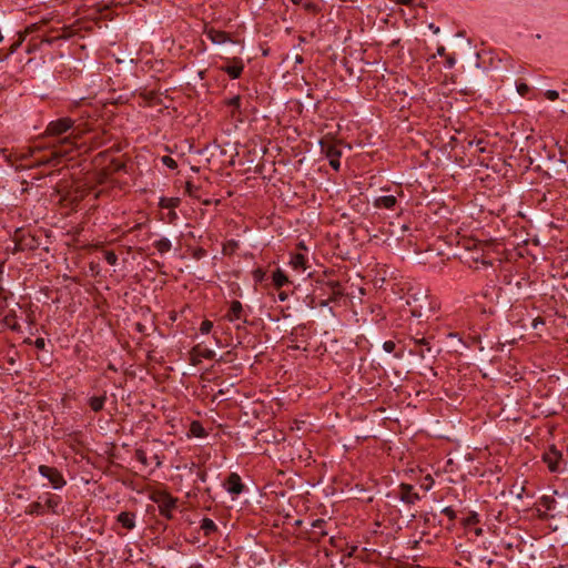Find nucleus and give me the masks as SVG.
I'll return each instance as SVG.
<instances>
[{"label": "nucleus", "mask_w": 568, "mask_h": 568, "mask_svg": "<svg viewBox=\"0 0 568 568\" xmlns=\"http://www.w3.org/2000/svg\"><path fill=\"white\" fill-rule=\"evenodd\" d=\"M229 245H230V248H232V250H233V248H235V247L237 246V243H236L235 241H231V242L229 243Z\"/></svg>", "instance_id": "864d4df0"}, {"label": "nucleus", "mask_w": 568, "mask_h": 568, "mask_svg": "<svg viewBox=\"0 0 568 568\" xmlns=\"http://www.w3.org/2000/svg\"><path fill=\"white\" fill-rule=\"evenodd\" d=\"M191 430L197 437L204 436V429L197 422L192 423Z\"/></svg>", "instance_id": "c756f323"}, {"label": "nucleus", "mask_w": 568, "mask_h": 568, "mask_svg": "<svg viewBox=\"0 0 568 568\" xmlns=\"http://www.w3.org/2000/svg\"><path fill=\"white\" fill-rule=\"evenodd\" d=\"M41 151H42V148H40V146L30 148L28 151V154H23L22 156L23 158H27V156L33 158L38 152H41Z\"/></svg>", "instance_id": "c9c22d12"}, {"label": "nucleus", "mask_w": 568, "mask_h": 568, "mask_svg": "<svg viewBox=\"0 0 568 568\" xmlns=\"http://www.w3.org/2000/svg\"><path fill=\"white\" fill-rule=\"evenodd\" d=\"M483 264L486 265V266L490 265V263L486 262V261H483Z\"/></svg>", "instance_id": "13d9d810"}, {"label": "nucleus", "mask_w": 568, "mask_h": 568, "mask_svg": "<svg viewBox=\"0 0 568 568\" xmlns=\"http://www.w3.org/2000/svg\"><path fill=\"white\" fill-rule=\"evenodd\" d=\"M230 352L225 353L223 356H221L220 361H223V362H230L231 359H229V356H230Z\"/></svg>", "instance_id": "de8ad7c7"}, {"label": "nucleus", "mask_w": 568, "mask_h": 568, "mask_svg": "<svg viewBox=\"0 0 568 568\" xmlns=\"http://www.w3.org/2000/svg\"><path fill=\"white\" fill-rule=\"evenodd\" d=\"M326 521L324 519H316L312 523L311 529L307 531L308 540L313 542H320L321 539L327 535V531L323 529Z\"/></svg>", "instance_id": "1a4fd4ad"}, {"label": "nucleus", "mask_w": 568, "mask_h": 568, "mask_svg": "<svg viewBox=\"0 0 568 568\" xmlns=\"http://www.w3.org/2000/svg\"><path fill=\"white\" fill-rule=\"evenodd\" d=\"M206 471L205 470H202V469H197L196 471V477L199 480H201L202 483L206 481Z\"/></svg>", "instance_id": "ea45409f"}, {"label": "nucleus", "mask_w": 568, "mask_h": 568, "mask_svg": "<svg viewBox=\"0 0 568 568\" xmlns=\"http://www.w3.org/2000/svg\"><path fill=\"white\" fill-rule=\"evenodd\" d=\"M39 473L41 476H43L44 478H47L50 481V484L52 485V487L54 489H60L67 484L62 474L54 467H50L47 465H40Z\"/></svg>", "instance_id": "7ed1b4c3"}, {"label": "nucleus", "mask_w": 568, "mask_h": 568, "mask_svg": "<svg viewBox=\"0 0 568 568\" xmlns=\"http://www.w3.org/2000/svg\"><path fill=\"white\" fill-rule=\"evenodd\" d=\"M205 34L214 44H224L231 41L229 33L213 28L206 30Z\"/></svg>", "instance_id": "ddd939ff"}, {"label": "nucleus", "mask_w": 568, "mask_h": 568, "mask_svg": "<svg viewBox=\"0 0 568 568\" xmlns=\"http://www.w3.org/2000/svg\"><path fill=\"white\" fill-rule=\"evenodd\" d=\"M180 202L179 197H161L159 205L162 209L174 210L180 205Z\"/></svg>", "instance_id": "aec40b11"}, {"label": "nucleus", "mask_w": 568, "mask_h": 568, "mask_svg": "<svg viewBox=\"0 0 568 568\" xmlns=\"http://www.w3.org/2000/svg\"><path fill=\"white\" fill-rule=\"evenodd\" d=\"M545 95L549 101H555L559 98V93L556 90H548Z\"/></svg>", "instance_id": "f704fd0d"}, {"label": "nucleus", "mask_w": 568, "mask_h": 568, "mask_svg": "<svg viewBox=\"0 0 568 568\" xmlns=\"http://www.w3.org/2000/svg\"><path fill=\"white\" fill-rule=\"evenodd\" d=\"M414 344L416 346L414 353L420 356L422 358H435L438 353V351H433V347L429 345V341L425 337L414 338Z\"/></svg>", "instance_id": "0eeeda50"}, {"label": "nucleus", "mask_w": 568, "mask_h": 568, "mask_svg": "<svg viewBox=\"0 0 568 568\" xmlns=\"http://www.w3.org/2000/svg\"><path fill=\"white\" fill-rule=\"evenodd\" d=\"M542 500H544V505L547 507V509H551V505L550 504L555 503V500L550 499L548 497H544Z\"/></svg>", "instance_id": "a18cd8bd"}, {"label": "nucleus", "mask_w": 568, "mask_h": 568, "mask_svg": "<svg viewBox=\"0 0 568 568\" xmlns=\"http://www.w3.org/2000/svg\"><path fill=\"white\" fill-rule=\"evenodd\" d=\"M215 355L216 354L213 349L195 345L190 352V362L192 365H199L201 363V358L213 359Z\"/></svg>", "instance_id": "423d86ee"}, {"label": "nucleus", "mask_w": 568, "mask_h": 568, "mask_svg": "<svg viewBox=\"0 0 568 568\" xmlns=\"http://www.w3.org/2000/svg\"><path fill=\"white\" fill-rule=\"evenodd\" d=\"M396 347V344L393 341H386L383 344V348L387 353H393Z\"/></svg>", "instance_id": "473e14b6"}, {"label": "nucleus", "mask_w": 568, "mask_h": 568, "mask_svg": "<svg viewBox=\"0 0 568 568\" xmlns=\"http://www.w3.org/2000/svg\"><path fill=\"white\" fill-rule=\"evenodd\" d=\"M154 247L159 253L164 254L169 252L172 247V243L169 239L162 237L153 243Z\"/></svg>", "instance_id": "412c9836"}, {"label": "nucleus", "mask_w": 568, "mask_h": 568, "mask_svg": "<svg viewBox=\"0 0 568 568\" xmlns=\"http://www.w3.org/2000/svg\"><path fill=\"white\" fill-rule=\"evenodd\" d=\"M396 203L397 200L395 195H382L375 199L374 206L378 209L392 210Z\"/></svg>", "instance_id": "4468645a"}, {"label": "nucleus", "mask_w": 568, "mask_h": 568, "mask_svg": "<svg viewBox=\"0 0 568 568\" xmlns=\"http://www.w3.org/2000/svg\"><path fill=\"white\" fill-rule=\"evenodd\" d=\"M456 63V59L454 55H446V68L452 69Z\"/></svg>", "instance_id": "4c0bfd02"}, {"label": "nucleus", "mask_w": 568, "mask_h": 568, "mask_svg": "<svg viewBox=\"0 0 568 568\" xmlns=\"http://www.w3.org/2000/svg\"><path fill=\"white\" fill-rule=\"evenodd\" d=\"M517 91L520 95H525L529 91V87L526 83H519L517 85Z\"/></svg>", "instance_id": "e433bc0d"}, {"label": "nucleus", "mask_w": 568, "mask_h": 568, "mask_svg": "<svg viewBox=\"0 0 568 568\" xmlns=\"http://www.w3.org/2000/svg\"><path fill=\"white\" fill-rule=\"evenodd\" d=\"M442 513L446 515L450 520H455L456 513L452 507H445Z\"/></svg>", "instance_id": "72a5a7b5"}, {"label": "nucleus", "mask_w": 568, "mask_h": 568, "mask_svg": "<svg viewBox=\"0 0 568 568\" xmlns=\"http://www.w3.org/2000/svg\"><path fill=\"white\" fill-rule=\"evenodd\" d=\"M476 535H478V536L481 535V529L480 528L476 529Z\"/></svg>", "instance_id": "6e6d98bb"}, {"label": "nucleus", "mask_w": 568, "mask_h": 568, "mask_svg": "<svg viewBox=\"0 0 568 568\" xmlns=\"http://www.w3.org/2000/svg\"><path fill=\"white\" fill-rule=\"evenodd\" d=\"M225 317L230 322H234V321H239V320H243L244 323L247 322L246 318L244 317L243 305L240 301H236V300L231 302L229 312L225 315Z\"/></svg>", "instance_id": "f8f14e48"}, {"label": "nucleus", "mask_w": 568, "mask_h": 568, "mask_svg": "<svg viewBox=\"0 0 568 568\" xmlns=\"http://www.w3.org/2000/svg\"><path fill=\"white\" fill-rule=\"evenodd\" d=\"M195 190H196V187H195L191 182H187V183H186V192H187L190 195H193Z\"/></svg>", "instance_id": "79ce46f5"}, {"label": "nucleus", "mask_w": 568, "mask_h": 568, "mask_svg": "<svg viewBox=\"0 0 568 568\" xmlns=\"http://www.w3.org/2000/svg\"><path fill=\"white\" fill-rule=\"evenodd\" d=\"M278 298H280L281 301H285V300L287 298L286 293H285V292H281V293L278 294Z\"/></svg>", "instance_id": "8fccbe9b"}, {"label": "nucleus", "mask_w": 568, "mask_h": 568, "mask_svg": "<svg viewBox=\"0 0 568 568\" xmlns=\"http://www.w3.org/2000/svg\"><path fill=\"white\" fill-rule=\"evenodd\" d=\"M226 104L229 106L233 108L232 116H235V111H240V108H241V97L240 95H235V97L229 99Z\"/></svg>", "instance_id": "393cba45"}, {"label": "nucleus", "mask_w": 568, "mask_h": 568, "mask_svg": "<svg viewBox=\"0 0 568 568\" xmlns=\"http://www.w3.org/2000/svg\"><path fill=\"white\" fill-rule=\"evenodd\" d=\"M178 219V214L174 210H170L168 213V222L173 223Z\"/></svg>", "instance_id": "a19ab883"}, {"label": "nucleus", "mask_w": 568, "mask_h": 568, "mask_svg": "<svg viewBox=\"0 0 568 568\" xmlns=\"http://www.w3.org/2000/svg\"><path fill=\"white\" fill-rule=\"evenodd\" d=\"M206 255V251L202 247H197L193 251L192 253V257L195 258V260H201L202 257H204Z\"/></svg>", "instance_id": "2f4dec72"}, {"label": "nucleus", "mask_w": 568, "mask_h": 568, "mask_svg": "<svg viewBox=\"0 0 568 568\" xmlns=\"http://www.w3.org/2000/svg\"><path fill=\"white\" fill-rule=\"evenodd\" d=\"M201 529L204 532V536L209 537L217 530V526L210 518H203L201 521Z\"/></svg>", "instance_id": "6ab92c4d"}, {"label": "nucleus", "mask_w": 568, "mask_h": 568, "mask_svg": "<svg viewBox=\"0 0 568 568\" xmlns=\"http://www.w3.org/2000/svg\"><path fill=\"white\" fill-rule=\"evenodd\" d=\"M213 328V323L209 320H204L202 323H201V326H200V332L202 334H209L211 332V329Z\"/></svg>", "instance_id": "c85d7f7f"}, {"label": "nucleus", "mask_w": 568, "mask_h": 568, "mask_svg": "<svg viewBox=\"0 0 568 568\" xmlns=\"http://www.w3.org/2000/svg\"><path fill=\"white\" fill-rule=\"evenodd\" d=\"M398 496L402 501L408 505H414L419 500V495L414 491L413 486L408 484H402L398 489Z\"/></svg>", "instance_id": "9d476101"}, {"label": "nucleus", "mask_w": 568, "mask_h": 568, "mask_svg": "<svg viewBox=\"0 0 568 568\" xmlns=\"http://www.w3.org/2000/svg\"><path fill=\"white\" fill-rule=\"evenodd\" d=\"M21 41H22V40H20V41H18L17 43L12 44V47H11V52H13V51H16V50H17V48L21 44Z\"/></svg>", "instance_id": "3c124183"}, {"label": "nucleus", "mask_w": 568, "mask_h": 568, "mask_svg": "<svg viewBox=\"0 0 568 568\" xmlns=\"http://www.w3.org/2000/svg\"><path fill=\"white\" fill-rule=\"evenodd\" d=\"M116 520L128 530L133 529L135 526V516L133 513L122 511L118 515Z\"/></svg>", "instance_id": "2eb2a0df"}, {"label": "nucleus", "mask_w": 568, "mask_h": 568, "mask_svg": "<svg viewBox=\"0 0 568 568\" xmlns=\"http://www.w3.org/2000/svg\"><path fill=\"white\" fill-rule=\"evenodd\" d=\"M219 69L229 74L231 79H239L244 70V63L241 58L226 59V64Z\"/></svg>", "instance_id": "39448f33"}, {"label": "nucleus", "mask_w": 568, "mask_h": 568, "mask_svg": "<svg viewBox=\"0 0 568 568\" xmlns=\"http://www.w3.org/2000/svg\"><path fill=\"white\" fill-rule=\"evenodd\" d=\"M307 98L313 99V95L311 93V90L307 92Z\"/></svg>", "instance_id": "4d7b16f0"}, {"label": "nucleus", "mask_w": 568, "mask_h": 568, "mask_svg": "<svg viewBox=\"0 0 568 568\" xmlns=\"http://www.w3.org/2000/svg\"><path fill=\"white\" fill-rule=\"evenodd\" d=\"M61 498L57 495L48 494L44 497V506H47L53 514H59V506Z\"/></svg>", "instance_id": "f3484780"}, {"label": "nucleus", "mask_w": 568, "mask_h": 568, "mask_svg": "<svg viewBox=\"0 0 568 568\" xmlns=\"http://www.w3.org/2000/svg\"><path fill=\"white\" fill-rule=\"evenodd\" d=\"M322 153L329 160V165L338 171L341 166L339 158L342 155L341 149L332 142H321Z\"/></svg>", "instance_id": "20e7f679"}, {"label": "nucleus", "mask_w": 568, "mask_h": 568, "mask_svg": "<svg viewBox=\"0 0 568 568\" xmlns=\"http://www.w3.org/2000/svg\"><path fill=\"white\" fill-rule=\"evenodd\" d=\"M34 346L38 349H43L45 347V341L42 337H39L34 341Z\"/></svg>", "instance_id": "58836bf2"}, {"label": "nucleus", "mask_w": 568, "mask_h": 568, "mask_svg": "<svg viewBox=\"0 0 568 568\" xmlns=\"http://www.w3.org/2000/svg\"><path fill=\"white\" fill-rule=\"evenodd\" d=\"M328 286L331 287L332 291V296L329 297V300L336 301L338 297L343 295V290L339 282L331 281L328 282Z\"/></svg>", "instance_id": "b1692460"}, {"label": "nucleus", "mask_w": 568, "mask_h": 568, "mask_svg": "<svg viewBox=\"0 0 568 568\" xmlns=\"http://www.w3.org/2000/svg\"><path fill=\"white\" fill-rule=\"evenodd\" d=\"M162 162L164 165H166L168 168H170L172 170L176 169V166H178L176 161L168 155L162 158Z\"/></svg>", "instance_id": "7c9ffc66"}, {"label": "nucleus", "mask_w": 568, "mask_h": 568, "mask_svg": "<svg viewBox=\"0 0 568 568\" xmlns=\"http://www.w3.org/2000/svg\"><path fill=\"white\" fill-rule=\"evenodd\" d=\"M154 462H155V464H156V466H158V467H160V466H161V464H162V462L160 460V458H159V456H158V455H155V456H154Z\"/></svg>", "instance_id": "603ef678"}, {"label": "nucleus", "mask_w": 568, "mask_h": 568, "mask_svg": "<svg viewBox=\"0 0 568 568\" xmlns=\"http://www.w3.org/2000/svg\"><path fill=\"white\" fill-rule=\"evenodd\" d=\"M273 283L276 287H282L284 286L286 283H288V277L286 276V274L277 268L274 273H273Z\"/></svg>", "instance_id": "4be33fe9"}, {"label": "nucleus", "mask_w": 568, "mask_h": 568, "mask_svg": "<svg viewBox=\"0 0 568 568\" xmlns=\"http://www.w3.org/2000/svg\"><path fill=\"white\" fill-rule=\"evenodd\" d=\"M479 523V515L475 511H470L469 515L465 518V526H473Z\"/></svg>", "instance_id": "a878e982"}, {"label": "nucleus", "mask_w": 568, "mask_h": 568, "mask_svg": "<svg viewBox=\"0 0 568 568\" xmlns=\"http://www.w3.org/2000/svg\"><path fill=\"white\" fill-rule=\"evenodd\" d=\"M290 264L296 271H305L307 266V258L301 253L292 254Z\"/></svg>", "instance_id": "dca6fc26"}, {"label": "nucleus", "mask_w": 568, "mask_h": 568, "mask_svg": "<svg viewBox=\"0 0 568 568\" xmlns=\"http://www.w3.org/2000/svg\"><path fill=\"white\" fill-rule=\"evenodd\" d=\"M26 514L43 515L44 514V505L40 501H33L26 508Z\"/></svg>", "instance_id": "5701e85b"}, {"label": "nucleus", "mask_w": 568, "mask_h": 568, "mask_svg": "<svg viewBox=\"0 0 568 568\" xmlns=\"http://www.w3.org/2000/svg\"><path fill=\"white\" fill-rule=\"evenodd\" d=\"M303 61H304V59H303L302 55H300V54L295 55V62L296 63H303Z\"/></svg>", "instance_id": "09e8293b"}, {"label": "nucleus", "mask_w": 568, "mask_h": 568, "mask_svg": "<svg viewBox=\"0 0 568 568\" xmlns=\"http://www.w3.org/2000/svg\"><path fill=\"white\" fill-rule=\"evenodd\" d=\"M263 276H264V272L262 270H256L254 272V278L256 281H262L263 280Z\"/></svg>", "instance_id": "37998d69"}, {"label": "nucleus", "mask_w": 568, "mask_h": 568, "mask_svg": "<svg viewBox=\"0 0 568 568\" xmlns=\"http://www.w3.org/2000/svg\"><path fill=\"white\" fill-rule=\"evenodd\" d=\"M151 500L159 507L160 515L166 519L173 518V511L176 509L178 498L165 490H156L151 495Z\"/></svg>", "instance_id": "f03ea898"}, {"label": "nucleus", "mask_w": 568, "mask_h": 568, "mask_svg": "<svg viewBox=\"0 0 568 568\" xmlns=\"http://www.w3.org/2000/svg\"><path fill=\"white\" fill-rule=\"evenodd\" d=\"M331 301H332V300H329V298H328V300H322V301L318 303V306H321V307H325V306H327V305H328V302H331Z\"/></svg>", "instance_id": "49530a36"}, {"label": "nucleus", "mask_w": 568, "mask_h": 568, "mask_svg": "<svg viewBox=\"0 0 568 568\" xmlns=\"http://www.w3.org/2000/svg\"><path fill=\"white\" fill-rule=\"evenodd\" d=\"M224 486L226 490L232 495H240L244 488L241 477L236 473H231L229 475Z\"/></svg>", "instance_id": "9b49d317"}, {"label": "nucleus", "mask_w": 568, "mask_h": 568, "mask_svg": "<svg viewBox=\"0 0 568 568\" xmlns=\"http://www.w3.org/2000/svg\"><path fill=\"white\" fill-rule=\"evenodd\" d=\"M90 128L87 123L77 122L75 120L63 116L49 122L45 128L44 135L49 138H57L58 145H54L49 150V154H44L41 158L36 159L32 166L41 165H57L60 160L69 154L77 144L78 141L88 132Z\"/></svg>", "instance_id": "f257e3e1"}, {"label": "nucleus", "mask_w": 568, "mask_h": 568, "mask_svg": "<svg viewBox=\"0 0 568 568\" xmlns=\"http://www.w3.org/2000/svg\"><path fill=\"white\" fill-rule=\"evenodd\" d=\"M104 260L106 261L108 264L115 265L118 262V256L113 251H106L104 253Z\"/></svg>", "instance_id": "cd10ccee"}, {"label": "nucleus", "mask_w": 568, "mask_h": 568, "mask_svg": "<svg viewBox=\"0 0 568 568\" xmlns=\"http://www.w3.org/2000/svg\"><path fill=\"white\" fill-rule=\"evenodd\" d=\"M135 458L143 465V466H148L149 463H148V457H146V453L142 449V448H138L135 449Z\"/></svg>", "instance_id": "bb28decb"}, {"label": "nucleus", "mask_w": 568, "mask_h": 568, "mask_svg": "<svg viewBox=\"0 0 568 568\" xmlns=\"http://www.w3.org/2000/svg\"><path fill=\"white\" fill-rule=\"evenodd\" d=\"M561 453L555 446H551L542 455L544 462L548 465L549 470L552 473L559 470V463L561 460Z\"/></svg>", "instance_id": "6e6552de"}, {"label": "nucleus", "mask_w": 568, "mask_h": 568, "mask_svg": "<svg viewBox=\"0 0 568 568\" xmlns=\"http://www.w3.org/2000/svg\"><path fill=\"white\" fill-rule=\"evenodd\" d=\"M105 400H106L105 394L102 396H93L89 399V405H90L91 409L97 413V412H100L103 409Z\"/></svg>", "instance_id": "a211bd4d"}, {"label": "nucleus", "mask_w": 568, "mask_h": 568, "mask_svg": "<svg viewBox=\"0 0 568 568\" xmlns=\"http://www.w3.org/2000/svg\"><path fill=\"white\" fill-rule=\"evenodd\" d=\"M292 2H293L294 4H300V3L302 2V0H292Z\"/></svg>", "instance_id": "5fc2aeb1"}, {"label": "nucleus", "mask_w": 568, "mask_h": 568, "mask_svg": "<svg viewBox=\"0 0 568 568\" xmlns=\"http://www.w3.org/2000/svg\"><path fill=\"white\" fill-rule=\"evenodd\" d=\"M436 54L439 55V57H445L446 55V49L444 45H439L437 48V51H436Z\"/></svg>", "instance_id": "c03bdc74"}]
</instances>
